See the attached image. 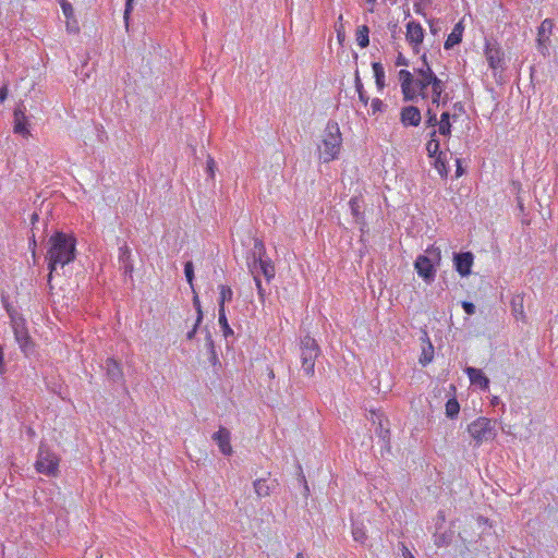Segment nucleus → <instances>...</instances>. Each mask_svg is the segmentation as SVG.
Here are the masks:
<instances>
[{
	"label": "nucleus",
	"instance_id": "1",
	"mask_svg": "<svg viewBox=\"0 0 558 558\" xmlns=\"http://www.w3.org/2000/svg\"><path fill=\"white\" fill-rule=\"evenodd\" d=\"M401 92L405 101L423 100L433 106H444L449 100L446 93V83L436 76L426 56H422V65L414 68L413 72L400 70L398 73Z\"/></svg>",
	"mask_w": 558,
	"mask_h": 558
},
{
	"label": "nucleus",
	"instance_id": "2",
	"mask_svg": "<svg viewBox=\"0 0 558 558\" xmlns=\"http://www.w3.org/2000/svg\"><path fill=\"white\" fill-rule=\"evenodd\" d=\"M76 240L74 236L63 232H56L49 239V248L47 252V262L49 268L48 281L52 278V272L58 266L64 267L75 259Z\"/></svg>",
	"mask_w": 558,
	"mask_h": 558
},
{
	"label": "nucleus",
	"instance_id": "3",
	"mask_svg": "<svg viewBox=\"0 0 558 558\" xmlns=\"http://www.w3.org/2000/svg\"><path fill=\"white\" fill-rule=\"evenodd\" d=\"M342 147V134L336 121H329L324 129L318 145V158L328 163L338 159Z\"/></svg>",
	"mask_w": 558,
	"mask_h": 558
},
{
	"label": "nucleus",
	"instance_id": "4",
	"mask_svg": "<svg viewBox=\"0 0 558 558\" xmlns=\"http://www.w3.org/2000/svg\"><path fill=\"white\" fill-rule=\"evenodd\" d=\"M468 432L476 446L494 440L496 437L495 423L487 417L481 416L468 426Z\"/></svg>",
	"mask_w": 558,
	"mask_h": 558
},
{
	"label": "nucleus",
	"instance_id": "5",
	"mask_svg": "<svg viewBox=\"0 0 558 558\" xmlns=\"http://www.w3.org/2000/svg\"><path fill=\"white\" fill-rule=\"evenodd\" d=\"M59 464L60 458L54 452L40 445L35 462V470L46 476L56 477L59 474Z\"/></svg>",
	"mask_w": 558,
	"mask_h": 558
},
{
	"label": "nucleus",
	"instance_id": "6",
	"mask_svg": "<svg viewBox=\"0 0 558 558\" xmlns=\"http://www.w3.org/2000/svg\"><path fill=\"white\" fill-rule=\"evenodd\" d=\"M426 255L417 256L414 267L418 276L425 280L433 279L435 276L434 262L439 263L441 259V251L439 247L432 245L426 250Z\"/></svg>",
	"mask_w": 558,
	"mask_h": 558
},
{
	"label": "nucleus",
	"instance_id": "7",
	"mask_svg": "<svg viewBox=\"0 0 558 558\" xmlns=\"http://www.w3.org/2000/svg\"><path fill=\"white\" fill-rule=\"evenodd\" d=\"M319 354V348L316 341L311 337H305L301 342V364L302 369L307 376H313L315 372V362Z\"/></svg>",
	"mask_w": 558,
	"mask_h": 558
},
{
	"label": "nucleus",
	"instance_id": "8",
	"mask_svg": "<svg viewBox=\"0 0 558 558\" xmlns=\"http://www.w3.org/2000/svg\"><path fill=\"white\" fill-rule=\"evenodd\" d=\"M484 56L494 72L504 70L505 53L496 40L485 41Z\"/></svg>",
	"mask_w": 558,
	"mask_h": 558
},
{
	"label": "nucleus",
	"instance_id": "9",
	"mask_svg": "<svg viewBox=\"0 0 558 558\" xmlns=\"http://www.w3.org/2000/svg\"><path fill=\"white\" fill-rule=\"evenodd\" d=\"M554 22L550 19H545L537 29V48L538 51L546 56L548 53V45L550 43V36L553 34Z\"/></svg>",
	"mask_w": 558,
	"mask_h": 558
},
{
	"label": "nucleus",
	"instance_id": "10",
	"mask_svg": "<svg viewBox=\"0 0 558 558\" xmlns=\"http://www.w3.org/2000/svg\"><path fill=\"white\" fill-rule=\"evenodd\" d=\"M12 327L15 340L20 344L23 352L27 353L32 347L31 337L28 335L25 320L22 318L12 317Z\"/></svg>",
	"mask_w": 558,
	"mask_h": 558
},
{
	"label": "nucleus",
	"instance_id": "11",
	"mask_svg": "<svg viewBox=\"0 0 558 558\" xmlns=\"http://www.w3.org/2000/svg\"><path fill=\"white\" fill-rule=\"evenodd\" d=\"M13 132L24 138L32 136L28 118L22 108H16L13 112Z\"/></svg>",
	"mask_w": 558,
	"mask_h": 558
},
{
	"label": "nucleus",
	"instance_id": "12",
	"mask_svg": "<svg viewBox=\"0 0 558 558\" xmlns=\"http://www.w3.org/2000/svg\"><path fill=\"white\" fill-rule=\"evenodd\" d=\"M255 248L258 251V258L255 263L258 264L262 274L269 281L275 277V266L269 258H263V255L265 254V246L260 240H255Z\"/></svg>",
	"mask_w": 558,
	"mask_h": 558
},
{
	"label": "nucleus",
	"instance_id": "13",
	"mask_svg": "<svg viewBox=\"0 0 558 558\" xmlns=\"http://www.w3.org/2000/svg\"><path fill=\"white\" fill-rule=\"evenodd\" d=\"M473 263L474 256L471 252L457 253L453 256L454 269L461 277L471 274Z\"/></svg>",
	"mask_w": 558,
	"mask_h": 558
},
{
	"label": "nucleus",
	"instance_id": "14",
	"mask_svg": "<svg viewBox=\"0 0 558 558\" xmlns=\"http://www.w3.org/2000/svg\"><path fill=\"white\" fill-rule=\"evenodd\" d=\"M405 39L413 47V49L417 51L418 46L423 43L424 39V29L422 25L415 21H410L407 24Z\"/></svg>",
	"mask_w": 558,
	"mask_h": 558
},
{
	"label": "nucleus",
	"instance_id": "15",
	"mask_svg": "<svg viewBox=\"0 0 558 558\" xmlns=\"http://www.w3.org/2000/svg\"><path fill=\"white\" fill-rule=\"evenodd\" d=\"M422 121V114L417 107L407 106L400 111V122L403 126H418Z\"/></svg>",
	"mask_w": 558,
	"mask_h": 558
},
{
	"label": "nucleus",
	"instance_id": "16",
	"mask_svg": "<svg viewBox=\"0 0 558 558\" xmlns=\"http://www.w3.org/2000/svg\"><path fill=\"white\" fill-rule=\"evenodd\" d=\"M213 439L218 445L220 451L225 456H231L233 452L230 439V432L226 427H220L214 435Z\"/></svg>",
	"mask_w": 558,
	"mask_h": 558
},
{
	"label": "nucleus",
	"instance_id": "17",
	"mask_svg": "<svg viewBox=\"0 0 558 558\" xmlns=\"http://www.w3.org/2000/svg\"><path fill=\"white\" fill-rule=\"evenodd\" d=\"M465 373L472 385L478 386L483 390H487L489 387V379L485 376L482 369L475 367H466Z\"/></svg>",
	"mask_w": 558,
	"mask_h": 558
},
{
	"label": "nucleus",
	"instance_id": "18",
	"mask_svg": "<svg viewBox=\"0 0 558 558\" xmlns=\"http://www.w3.org/2000/svg\"><path fill=\"white\" fill-rule=\"evenodd\" d=\"M463 29H464V27L462 26L461 23H457L454 25V27L452 28L451 33L448 35V37L445 41V45H444L445 49L448 50V49L452 48L453 46L461 43Z\"/></svg>",
	"mask_w": 558,
	"mask_h": 558
},
{
	"label": "nucleus",
	"instance_id": "19",
	"mask_svg": "<svg viewBox=\"0 0 558 558\" xmlns=\"http://www.w3.org/2000/svg\"><path fill=\"white\" fill-rule=\"evenodd\" d=\"M433 158H434V167L437 170V172L439 173V175L442 177V178H447L448 172H449V169H448V162H449L448 154L446 151H442V153L438 154L436 157H433Z\"/></svg>",
	"mask_w": 558,
	"mask_h": 558
},
{
	"label": "nucleus",
	"instance_id": "20",
	"mask_svg": "<svg viewBox=\"0 0 558 558\" xmlns=\"http://www.w3.org/2000/svg\"><path fill=\"white\" fill-rule=\"evenodd\" d=\"M510 305H511V312H512V315L514 316V318L517 320L525 322L526 315L524 312L523 298L520 295L512 298Z\"/></svg>",
	"mask_w": 558,
	"mask_h": 558
},
{
	"label": "nucleus",
	"instance_id": "21",
	"mask_svg": "<svg viewBox=\"0 0 558 558\" xmlns=\"http://www.w3.org/2000/svg\"><path fill=\"white\" fill-rule=\"evenodd\" d=\"M451 114L448 111H445L440 114V119L438 120V129L436 130V134H440L444 136L451 135Z\"/></svg>",
	"mask_w": 558,
	"mask_h": 558
},
{
	"label": "nucleus",
	"instance_id": "22",
	"mask_svg": "<svg viewBox=\"0 0 558 558\" xmlns=\"http://www.w3.org/2000/svg\"><path fill=\"white\" fill-rule=\"evenodd\" d=\"M436 135H437L436 130H434L429 134V140L426 143V151H427L428 157H430V158L436 157L438 154L442 153L440 150V143H439L438 138L436 137Z\"/></svg>",
	"mask_w": 558,
	"mask_h": 558
},
{
	"label": "nucleus",
	"instance_id": "23",
	"mask_svg": "<svg viewBox=\"0 0 558 558\" xmlns=\"http://www.w3.org/2000/svg\"><path fill=\"white\" fill-rule=\"evenodd\" d=\"M375 83L379 90H383L386 86L385 83V69L380 62H373L372 64Z\"/></svg>",
	"mask_w": 558,
	"mask_h": 558
},
{
	"label": "nucleus",
	"instance_id": "24",
	"mask_svg": "<svg viewBox=\"0 0 558 558\" xmlns=\"http://www.w3.org/2000/svg\"><path fill=\"white\" fill-rule=\"evenodd\" d=\"M233 292L229 286H219V308H225L226 302L232 300Z\"/></svg>",
	"mask_w": 558,
	"mask_h": 558
},
{
	"label": "nucleus",
	"instance_id": "25",
	"mask_svg": "<svg viewBox=\"0 0 558 558\" xmlns=\"http://www.w3.org/2000/svg\"><path fill=\"white\" fill-rule=\"evenodd\" d=\"M354 85H355V89H356V92L359 94L360 101L364 106H367V104H368V96L366 95V92L364 90V86H363V83H362V81L360 78V75H359L357 71L355 73Z\"/></svg>",
	"mask_w": 558,
	"mask_h": 558
},
{
	"label": "nucleus",
	"instance_id": "26",
	"mask_svg": "<svg viewBox=\"0 0 558 558\" xmlns=\"http://www.w3.org/2000/svg\"><path fill=\"white\" fill-rule=\"evenodd\" d=\"M356 41L361 48H365L369 44L368 27L363 25L357 28Z\"/></svg>",
	"mask_w": 558,
	"mask_h": 558
},
{
	"label": "nucleus",
	"instance_id": "27",
	"mask_svg": "<svg viewBox=\"0 0 558 558\" xmlns=\"http://www.w3.org/2000/svg\"><path fill=\"white\" fill-rule=\"evenodd\" d=\"M218 323H219L220 327L222 328V330H223L226 336L232 333V329L230 328V326L228 324V319H227V315H226V308H219V311H218Z\"/></svg>",
	"mask_w": 558,
	"mask_h": 558
},
{
	"label": "nucleus",
	"instance_id": "28",
	"mask_svg": "<svg viewBox=\"0 0 558 558\" xmlns=\"http://www.w3.org/2000/svg\"><path fill=\"white\" fill-rule=\"evenodd\" d=\"M460 411V404L456 399H449L446 402V414L449 417H456Z\"/></svg>",
	"mask_w": 558,
	"mask_h": 558
},
{
	"label": "nucleus",
	"instance_id": "29",
	"mask_svg": "<svg viewBox=\"0 0 558 558\" xmlns=\"http://www.w3.org/2000/svg\"><path fill=\"white\" fill-rule=\"evenodd\" d=\"M254 488L256 494L260 497L267 496L269 494V487L267 485L266 480H256L254 482Z\"/></svg>",
	"mask_w": 558,
	"mask_h": 558
},
{
	"label": "nucleus",
	"instance_id": "30",
	"mask_svg": "<svg viewBox=\"0 0 558 558\" xmlns=\"http://www.w3.org/2000/svg\"><path fill=\"white\" fill-rule=\"evenodd\" d=\"M352 536L355 542L361 544H364L367 539V534L363 526H353Z\"/></svg>",
	"mask_w": 558,
	"mask_h": 558
},
{
	"label": "nucleus",
	"instance_id": "31",
	"mask_svg": "<svg viewBox=\"0 0 558 558\" xmlns=\"http://www.w3.org/2000/svg\"><path fill=\"white\" fill-rule=\"evenodd\" d=\"M426 125L427 126H438L437 113L436 111L428 107L426 110Z\"/></svg>",
	"mask_w": 558,
	"mask_h": 558
},
{
	"label": "nucleus",
	"instance_id": "32",
	"mask_svg": "<svg viewBox=\"0 0 558 558\" xmlns=\"http://www.w3.org/2000/svg\"><path fill=\"white\" fill-rule=\"evenodd\" d=\"M184 274L186 277L187 282L190 283L191 288L194 290L193 287V280H194V268L192 262H186L184 265Z\"/></svg>",
	"mask_w": 558,
	"mask_h": 558
},
{
	"label": "nucleus",
	"instance_id": "33",
	"mask_svg": "<svg viewBox=\"0 0 558 558\" xmlns=\"http://www.w3.org/2000/svg\"><path fill=\"white\" fill-rule=\"evenodd\" d=\"M62 12L66 19H71L74 15L73 7L66 0H59Z\"/></svg>",
	"mask_w": 558,
	"mask_h": 558
},
{
	"label": "nucleus",
	"instance_id": "34",
	"mask_svg": "<svg viewBox=\"0 0 558 558\" xmlns=\"http://www.w3.org/2000/svg\"><path fill=\"white\" fill-rule=\"evenodd\" d=\"M384 109V102L379 98H374L371 102L372 114L381 112Z\"/></svg>",
	"mask_w": 558,
	"mask_h": 558
},
{
	"label": "nucleus",
	"instance_id": "35",
	"mask_svg": "<svg viewBox=\"0 0 558 558\" xmlns=\"http://www.w3.org/2000/svg\"><path fill=\"white\" fill-rule=\"evenodd\" d=\"M349 203H350L352 215L354 217H359L360 216V206H359L357 198H351Z\"/></svg>",
	"mask_w": 558,
	"mask_h": 558
},
{
	"label": "nucleus",
	"instance_id": "36",
	"mask_svg": "<svg viewBox=\"0 0 558 558\" xmlns=\"http://www.w3.org/2000/svg\"><path fill=\"white\" fill-rule=\"evenodd\" d=\"M107 368H108V372L111 374H113L114 371H117V373H120L119 364L112 359L107 360Z\"/></svg>",
	"mask_w": 558,
	"mask_h": 558
},
{
	"label": "nucleus",
	"instance_id": "37",
	"mask_svg": "<svg viewBox=\"0 0 558 558\" xmlns=\"http://www.w3.org/2000/svg\"><path fill=\"white\" fill-rule=\"evenodd\" d=\"M462 307L468 315H473L475 313V305L471 302L463 301Z\"/></svg>",
	"mask_w": 558,
	"mask_h": 558
},
{
	"label": "nucleus",
	"instance_id": "38",
	"mask_svg": "<svg viewBox=\"0 0 558 558\" xmlns=\"http://www.w3.org/2000/svg\"><path fill=\"white\" fill-rule=\"evenodd\" d=\"M207 171L208 173L210 174V177H214L215 175V167H216V163H215V160L213 157H208L207 158Z\"/></svg>",
	"mask_w": 558,
	"mask_h": 558
},
{
	"label": "nucleus",
	"instance_id": "39",
	"mask_svg": "<svg viewBox=\"0 0 558 558\" xmlns=\"http://www.w3.org/2000/svg\"><path fill=\"white\" fill-rule=\"evenodd\" d=\"M193 303L197 310V323H201L203 314H202V310H201V303H199L198 296L196 294L194 295Z\"/></svg>",
	"mask_w": 558,
	"mask_h": 558
},
{
	"label": "nucleus",
	"instance_id": "40",
	"mask_svg": "<svg viewBox=\"0 0 558 558\" xmlns=\"http://www.w3.org/2000/svg\"><path fill=\"white\" fill-rule=\"evenodd\" d=\"M464 174V169L462 168L461 159H456V178H460Z\"/></svg>",
	"mask_w": 558,
	"mask_h": 558
},
{
	"label": "nucleus",
	"instance_id": "41",
	"mask_svg": "<svg viewBox=\"0 0 558 558\" xmlns=\"http://www.w3.org/2000/svg\"><path fill=\"white\" fill-rule=\"evenodd\" d=\"M254 281H255V284H256V288H257L259 296L263 298L264 296V289H263L260 279L257 276H254Z\"/></svg>",
	"mask_w": 558,
	"mask_h": 558
},
{
	"label": "nucleus",
	"instance_id": "42",
	"mask_svg": "<svg viewBox=\"0 0 558 558\" xmlns=\"http://www.w3.org/2000/svg\"><path fill=\"white\" fill-rule=\"evenodd\" d=\"M134 0H126V3H125V11H124V19L125 21H128L129 19V15L132 11V3H133Z\"/></svg>",
	"mask_w": 558,
	"mask_h": 558
},
{
	"label": "nucleus",
	"instance_id": "43",
	"mask_svg": "<svg viewBox=\"0 0 558 558\" xmlns=\"http://www.w3.org/2000/svg\"><path fill=\"white\" fill-rule=\"evenodd\" d=\"M396 65L397 66H401V65L407 66L408 65V60L405 59V57H403L402 53H399V56L397 57Z\"/></svg>",
	"mask_w": 558,
	"mask_h": 558
},
{
	"label": "nucleus",
	"instance_id": "44",
	"mask_svg": "<svg viewBox=\"0 0 558 558\" xmlns=\"http://www.w3.org/2000/svg\"><path fill=\"white\" fill-rule=\"evenodd\" d=\"M8 97V87L4 85L0 88V102L4 101Z\"/></svg>",
	"mask_w": 558,
	"mask_h": 558
},
{
	"label": "nucleus",
	"instance_id": "45",
	"mask_svg": "<svg viewBox=\"0 0 558 558\" xmlns=\"http://www.w3.org/2000/svg\"><path fill=\"white\" fill-rule=\"evenodd\" d=\"M430 361H432V355L427 356L425 353L423 354V356L420 357V362L423 365H426Z\"/></svg>",
	"mask_w": 558,
	"mask_h": 558
},
{
	"label": "nucleus",
	"instance_id": "46",
	"mask_svg": "<svg viewBox=\"0 0 558 558\" xmlns=\"http://www.w3.org/2000/svg\"><path fill=\"white\" fill-rule=\"evenodd\" d=\"M198 324H199V323H197V322H196V323H195V325H194V327H193V329H192L191 331H189V332H187V335H186L187 339H192V338L194 337V335L196 333V328H197V325H198Z\"/></svg>",
	"mask_w": 558,
	"mask_h": 558
},
{
	"label": "nucleus",
	"instance_id": "47",
	"mask_svg": "<svg viewBox=\"0 0 558 558\" xmlns=\"http://www.w3.org/2000/svg\"><path fill=\"white\" fill-rule=\"evenodd\" d=\"M38 214L37 213H34L31 217V222L34 225L36 221H38Z\"/></svg>",
	"mask_w": 558,
	"mask_h": 558
},
{
	"label": "nucleus",
	"instance_id": "48",
	"mask_svg": "<svg viewBox=\"0 0 558 558\" xmlns=\"http://www.w3.org/2000/svg\"><path fill=\"white\" fill-rule=\"evenodd\" d=\"M296 558H304V557H303V555H302L301 553H299V554L296 555Z\"/></svg>",
	"mask_w": 558,
	"mask_h": 558
},
{
	"label": "nucleus",
	"instance_id": "49",
	"mask_svg": "<svg viewBox=\"0 0 558 558\" xmlns=\"http://www.w3.org/2000/svg\"><path fill=\"white\" fill-rule=\"evenodd\" d=\"M367 1H368V2H371V3H374V2H376V0H367Z\"/></svg>",
	"mask_w": 558,
	"mask_h": 558
}]
</instances>
